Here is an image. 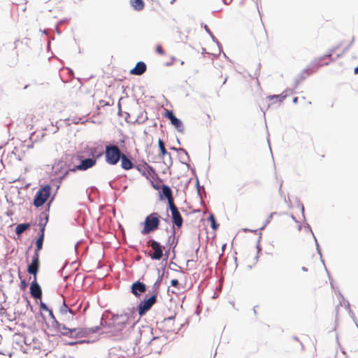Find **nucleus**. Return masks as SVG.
<instances>
[{
  "instance_id": "nucleus-7",
  "label": "nucleus",
  "mask_w": 358,
  "mask_h": 358,
  "mask_svg": "<svg viewBox=\"0 0 358 358\" xmlns=\"http://www.w3.org/2000/svg\"><path fill=\"white\" fill-rule=\"evenodd\" d=\"M157 301V294H152L148 299L141 301L138 305V313L141 316L148 311Z\"/></svg>"
},
{
  "instance_id": "nucleus-35",
  "label": "nucleus",
  "mask_w": 358,
  "mask_h": 358,
  "mask_svg": "<svg viewBox=\"0 0 358 358\" xmlns=\"http://www.w3.org/2000/svg\"><path fill=\"white\" fill-rule=\"evenodd\" d=\"M355 73L358 74V66L355 69Z\"/></svg>"
},
{
  "instance_id": "nucleus-9",
  "label": "nucleus",
  "mask_w": 358,
  "mask_h": 358,
  "mask_svg": "<svg viewBox=\"0 0 358 358\" xmlns=\"http://www.w3.org/2000/svg\"><path fill=\"white\" fill-rule=\"evenodd\" d=\"M40 268L39 254H34L31 264L27 267V272L36 278Z\"/></svg>"
},
{
  "instance_id": "nucleus-29",
  "label": "nucleus",
  "mask_w": 358,
  "mask_h": 358,
  "mask_svg": "<svg viewBox=\"0 0 358 358\" xmlns=\"http://www.w3.org/2000/svg\"><path fill=\"white\" fill-rule=\"evenodd\" d=\"M171 285L173 286V287H175L177 289H179V282L177 279H173L171 280Z\"/></svg>"
},
{
  "instance_id": "nucleus-5",
  "label": "nucleus",
  "mask_w": 358,
  "mask_h": 358,
  "mask_svg": "<svg viewBox=\"0 0 358 358\" xmlns=\"http://www.w3.org/2000/svg\"><path fill=\"white\" fill-rule=\"evenodd\" d=\"M50 192L51 187L49 185L41 187L36 194L34 205L37 208L42 206L50 197Z\"/></svg>"
},
{
  "instance_id": "nucleus-11",
  "label": "nucleus",
  "mask_w": 358,
  "mask_h": 358,
  "mask_svg": "<svg viewBox=\"0 0 358 358\" xmlns=\"http://www.w3.org/2000/svg\"><path fill=\"white\" fill-rule=\"evenodd\" d=\"M169 208L171 213L173 223L176 225L178 228H180L182 225L183 220L178 208L175 204H172L169 206Z\"/></svg>"
},
{
  "instance_id": "nucleus-4",
  "label": "nucleus",
  "mask_w": 358,
  "mask_h": 358,
  "mask_svg": "<svg viewBox=\"0 0 358 358\" xmlns=\"http://www.w3.org/2000/svg\"><path fill=\"white\" fill-rule=\"evenodd\" d=\"M120 148L117 145H107L106 147L105 157L107 163L111 165L116 164L122 156Z\"/></svg>"
},
{
  "instance_id": "nucleus-32",
  "label": "nucleus",
  "mask_w": 358,
  "mask_h": 358,
  "mask_svg": "<svg viewBox=\"0 0 358 358\" xmlns=\"http://www.w3.org/2000/svg\"><path fill=\"white\" fill-rule=\"evenodd\" d=\"M32 117L31 115H27V117L25 118L26 120L29 121V120H31Z\"/></svg>"
},
{
  "instance_id": "nucleus-31",
  "label": "nucleus",
  "mask_w": 358,
  "mask_h": 358,
  "mask_svg": "<svg viewBox=\"0 0 358 358\" xmlns=\"http://www.w3.org/2000/svg\"><path fill=\"white\" fill-rule=\"evenodd\" d=\"M224 3L226 4V5H229L232 1L233 0H222Z\"/></svg>"
},
{
  "instance_id": "nucleus-12",
  "label": "nucleus",
  "mask_w": 358,
  "mask_h": 358,
  "mask_svg": "<svg viewBox=\"0 0 358 358\" xmlns=\"http://www.w3.org/2000/svg\"><path fill=\"white\" fill-rule=\"evenodd\" d=\"M126 116L124 117L125 120L128 123L134 124L135 122H138V124L143 122L145 120L148 119L147 113H141V115H138L136 117V113H124Z\"/></svg>"
},
{
  "instance_id": "nucleus-19",
  "label": "nucleus",
  "mask_w": 358,
  "mask_h": 358,
  "mask_svg": "<svg viewBox=\"0 0 358 358\" xmlns=\"http://www.w3.org/2000/svg\"><path fill=\"white\" fill-rule=\"evenodd\" d=\"M120 159L121 166L122 169L124 170H129L133 168V163L125 155L123 154Z\"/></svg>"
},
{
  "instance_id": "nucleus-28",
  "label": "nucleus",
  "mask_w": 358,
  "mask_h": 358,
  "mask_svg": "<svg viewBox=\"0 0 358 358\" xmlns=\"http://www.w3.org/2000/svg\"><path fill=\"white\" fill-rule=\"evenodd\" d=\"M155 51H156V52L158 55H165V51L163 49V47H162V45L161 44H158L156 46Z\"/></svg>"
},
{
  "instance_id": "nucleus-27",
  "label": "nucleus",
  "mask_w": 358,
  "mask_h": 358,
  "mask_svg": "<svg viewBox=\"0 0 358 358\" xmlns=\"http://www.w3.org/2000/svg\"><path fill=\"white\" fill-rule=\"evenodd\" d=\"M208 220L210 221L212 228L213 229H217L218 225L216 224L214 216L213 215H210L208 217Z\"/></svg>"
},
{
  "instance_id": "nucleus-2",
  "label": "nucleus",
  "mask_w": 358,
  "mask_h": 358,
  "mask_svg": "<svg viewBox=\"0 0 358 358\" xmlns=\"http://www.w3.org/2000/svg\"><path fill=\"white\" fill-rule=\"evenodd\" d=\"M66 165L68 170L63 176L64 178L69 172H75L78 170L85 171L92 167L96 164V160L93 159H83L82 157L78 155H68L66 157Z\"/></svg>"
},
{
  "instance_id": "nucleus-33",
  "label": "nucleus",
  "mask_w": 358,
  "mask_h": 358,
  "mask_svg": "<svg viewBox=\"0 0 358 358\" xmlns=\"http://www.w3.org/2000/svg\"><path fill=\"white\" fill-rule=\"evenodd\" d=\"M157 339H158L157 338H155V337H154L150 343V344H152V343H153L155 341H157Z\"/></svg>"
},
{
  "instance_id": "nucleus-34",
  "label": "nucleus",
  "mask_w": 358,
  "mask_h": 358,
  "mask_svg": "<svg viewBox=\"0 0 358 358\" xmlns=\"http://www.w3.org/2000/svg\"><path fill=\"white\" fill-rule=\"evenodd\" d=\"M34 135H35V132H33V133L31 134V136H30V139H31V140H32V139H33V138H34Z\"/></svg>"
},
{
  "instance_id": "nucleus-10",
  "label": "nucleus",
  "mask_w": 358,
  "mask_h": 358,
  "mask_svg": "<svg viewBox=\"0 0 358 358\" xmlns=\"http://www.w3.org/2000/svg\"><path fill=\"white\" fill-rule=\"evenodd\" d=\"M164 116L169 119L171 124L177 129L180 133H183L185 131V127L182 122L176 117L174 113H164Z\"/></svg>"
},
{
  "instance_id": "nucleus-8",
  "label": "nucleus",
  "mask_w": 358,
  "mask_h": 358,
  "mask_svg": "<svg viewBox=\"0 0 358 358\" xmlns=\"http://www.w3.org/2000/svg\"><path fill=\"white\" fill-rule=\"evenodd\" d=\"M252 35L257 43H264L267 41V34L264 27L262 25L253 30Z\"/></svg>"
},
{
  "instance_id": "nucleus-26",
  "label": "nucleus",
  "mask_w": 358,
  "mask_h": 358,
  "mask_svg": "<svg viewBox=\"0 0 358 358\" xmlns=\"http://www.w3.org/2000/svg\"><path fill=\"white\" fill-rule=\"evenodd\" d=\"M40 307H41V309L44 310V311H47L49 313V315L52 317H54V315H53V313H52V310H50L47 306L46 304H45L43 302H41L40 303Z\"/></svg>"
},
{
  "instance_id": "nucleus-36",
  "label": "nucleus",
  "mask_w": 358,
  "mask_h": 358,
  "mask_svg": "<svg viewBox=\"0 0 358 358\" xmlns=\"http://www.w3.org/2000/svg\"><path fill=\"white\" fill-rule=\"evenodd\" d=\"M302 270L304 271H308V268H306V267H302Z\"/></svg>"
},
{
  "instance_id": "nucleus-20",
  "label": "nucleus",
  "mask_w": 358,
  "mask_h": 358,
  "mask_svg": "<svg viewBox=\"0 0 358 358\" xmlns=\"http://www.w3.org/2000/svg\"><path fill=\"white\" fill-rule=\"evenodd\" d=\"M44 240V228H42L41 230V235L36 242V249L34 251V254H39V251L42 249L43 243Z\"/></svg>"
},
{
  "instance_id": "nucleus-21",
  "label": "nucleus",
  "mask_w": 358,
  "mask_h": 358,
  "mask_svg": "<svg viewBox=\"0 0 358 358\" xmlns=\"http://www.w3.org/2000/svg\"><path fill=\"white\" fill-rule=\"evenodd\" d=\"M130 4L134 10L140 11L145 7V3L143 0H130Z\"/></svg>"
},
{
  "instance_id": "nucleus-30",
  "label": "nucleus",
  "mask_w": 358,
  "mask_h": 358,
  "mask_svg": "<svg viewBox=\"0 0 358 358\" xmlns=\"http://www.w3.org/2000/svg\"><path fill=\"white\" fill-rule=\"evenodd\" d=\"M27 287V283L25 280L22 279L20 284V287L22 290H24Z\"/></svg>"
},
{
  "instance_id": "nucleus-17",
  "label": "nucleus",
  "mask_w": 358,
  "mask_h": 358,
  "mask_svg": "<svg viewBox=\"0 0 358 358\" xmlns=\"http://www.w3.org/2000/svg\"><path fill=\"white\" fill-rule=\"evenodd\" d=\"M62 333L64 335H71V336H82L83 335V332L82 330H79L77 329H69L66 327L64 325L60 329Z\"/></svg>"
},
{
  "instance_id": "nucleus-13",
  "label": "nucleus",
  "mask_w": 358,
  "mask_h": 358,
  "mask_svg": "<svg viewBox=\"0 0 358 358\" xmlns=\"http://www.w3.org/2000/svg\"><path fill=\"white\" fill-rule=\"evenodd\" d=\"M131 293L136 297H139L141 294L146 292V286L144 283L136 281L131 285Z\"/></svg>"
},
{
  "instance_id": "nucleus-38",
  "label": "nucleus",
  "mask_w": 358,
  "mask_h": 358,
  "mask_svg": "<svg viewBox=\"0 0 358 358\" xmlns=\"http://www.w3.org/2000/svg\"><path fill=\"white\" fill-rule=\"evenodd\" d=\"M97 330H98V328L96 327V329H93L92 330V332H96Z\"/></svg>"
},
{
  "instance_id": "nucleus-39",
  "label": "nucleus",
  "mask_w": 358,
  "mask_h": 358,
  "mask_svg": "<svg viewBox=\"0 0 358 358\" xmlns=\"http://www.w3.org/2000/svg\"><path fill=\"white\" fill-rule=\"evenodd\" d=\"M273 98L278 99V98H279V96H272V97H271V99H273Z\"/></svg>"
},
{
  "instance_id": "nucleus-15",
  "label": "nucleus",
  "mask_w": 358,
  "mask_h": 358,
  "mask_svg": "<svg viewBox=\"0 0 358 358\" xmlns=\"http://www.w3.org/2000/svg\"><path fill=\"white\" fill-rule=\"evenodd\" d=\"M162 328L164 331L166 332H173L176 330L175 324H174V317H169L164 319L163 321L161 322Z\"/></svg>"
},
{
  "instance_id": "nucleus-14",
  "label": "nucleus",
  "mask_w": 358,
  "mask_h": 358,
  "mask_svg": "<svg viewBox=\"0 0 358 358\" xmlns=\"http://www.w3.org/2000/svg\"><path fill=\"white\" fill-rule=\"evenodd\" d=\"M30 294L31 296L37 299H40L42 297V290L40 285L37 282L36 278H34L31 283Z\"/></svg>"
},
{
  "instance_id": "nucleus-16",
  "label": "nucleus",
  "mask_w": 358,
  "mask_h": 358,
  "mask_svg": "<svg viewBox=\"0 0 358 358\" xmlns=\"http://www.w3.org/2000/svg\"><path fill=\"white\" fill-rule=\"evenodd\" d=\"M146 69V64L143 62H138L129 73L131 75L141 76L145 72Z\"/></svg>"
},
{
  "instance_id": "nucleus-1",
  "label": "nucleus",
  "mask_w": 358,
  "mask_h": 358,
  "mask_svg": "<svg viewBox=\"0 0 358 358\" xmlns=\"http://www.w3.org/2000/svg\"><path fill=\"white\" fill-rule=\"evenodd\" d=\"M131 317V312L113 315L108 323L104 333L109 336L121 337L123 329L126 327Z\"/></svg>"
},
{
  "instance_id": "nucleus-3",
  "label": "nucleus",
  "mask_w": 358,
  "mask_h": 358,
  "mask_svg": "<svg viewBox=\"0 0 358 358\" xmlns=\"http://www.w3.org/2000/svg\"><path fill=\"white\" fill-rule=\"evenodd\" d=\"M160 224V215L157 213H152L148 215L144 222V227L141 231L143 234H149L159 228Z\"/></svg>"
},
{
  "instance_id": "nucleus-22",
  "label": "nucleus",
  "mask_w": 358,
  "mask_h": 358,
  "mask_svg": "<svg viewBox=\"0 0 358 358\" xmlns=\"http://www.w3.org/2000/svg\"><path fill=\"white\" fill-rule=\"evenodd\" d=\"M314 71H310L309 69L303 70L301 73L299 75L298 78L296 80V83L305 80L308 78L311 73H313Z\"/></svg>"
},
{
  "instance_id": "nucleus-6",
  "label": "nucleus",
  "mask_w": 358,
  "mask_h": 358,
  "mask_svg": "<svg viewBox=\"0 0 358 358\" xmlns=\"http://www.w3.org/2000/svg\"><path fill=\"white\" fill-rule=\"evenodd\" d=\"M148 245L151 247L152 252L150 251L148 255L152 259L159 260L163 257L162 246L159 243L155 240H150L148 241Z\"/></svg>"
},
{
  "instance_id": "nucleus-25",
  "label": "nucleus",
  "mask_w": 358,
  "mask_h": 358,
  "mask_svg": "<svg viewBox=\"0 0 358 358\" xmlns=\"http://www.w3.org/2000/svg\"><path fill=\"white\" fill-rule=\"evenodd\" d=\"M67 121L69 122L68 124H79V123H84L85 122V120H83L82 118H78V117H69L66 119Z\"/></svg>"
},
{
  "instance_id": "nucleus-23",
  "label": "nucleus",
  "mask_w": 358,
  "mask_h": 358,
  "mask_svg": "<svg viewBox=\"0 0 358 358\" xmlns=\"http://www.w3.org/2000/svg\"><path fill=\"white\" fill-rule=\"evenodd\" d=\"M29 227H30V224H29V223L20 224L15 228V233L17 235H20L24 231L28 229Z\"/></svg>"
},
{
  "instance_id": "nucleus-40",
  "label": "nucleus",
  "mask_w": 358,
  "mask_h": 358,
  "mask_svg": "<svg viewBox=\"0 0 358 358\" xmlns=\"http://www.w3.org/2000/svg\"><path fill=\"white\" fill-rule=\"evenodd\" d=\"M176 1V0H171L170 3H171V4H173Z\"/></svg>"
},
{
  "instance_id": "nucleus-37",
  "label": "nucleus",
  "mask_w": 358,
  "mask_h": 358,
  "mask_svg": "<svg viewBox=\"0 0 358 358\" xmlns=\"http://www.w3.org/2000/svg\"><path fill=\"white\" fill-rule=\"evenodd\" d=\"M64 310H67V309H69V308L65 304L64 305Z\"/></svg>"
},
{
  "instance_id": "nucleus-24",
  "label": "nucleus",
  "mask_w": 358,
  "mask_h": 358,
  "mask_svg": "<svg viewBox=\"0 0 358 358\" xmlns=\"http://www.w3.org/2000/svg\"><path fill=\"white\" fill-rule=\"evenodd\" d=\"M159 148L160 150V156L164 158L166 154H168L164 141L162 139L158 140Z\"/></svg>"
},
{
  "instance_id": "nucleus-18",
  "label": "nucleus",
  "mask_w": 358,
  "mask_h": 358,
  "mask_svg": "<svg viewBox=\"0 0 358 358\" xmlns=\"http://www.w3.org/2000/svg\"><path fill=\"white\" fill-rule=\"evenodd\" d=\"M162 191L164 196L168 200L169 206H171L172 204H175L171 188L167 185H163Z\"/></svg>"
}]
</instances>
